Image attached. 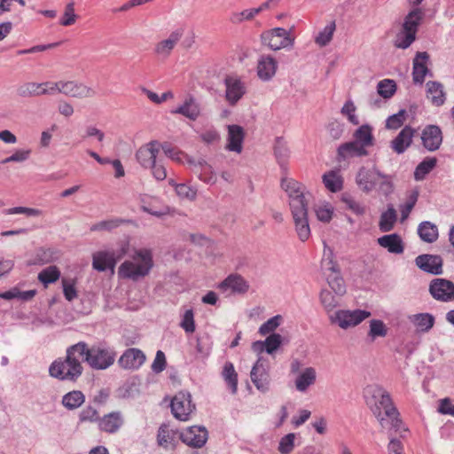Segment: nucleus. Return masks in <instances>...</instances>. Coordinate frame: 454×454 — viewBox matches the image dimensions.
<instances>
[{
	"instance_id": "54",
	"label": "nucleus",
	"mask_w": 454,
	"mask_h": 454,
	"mask_svg": "<svg viewBox=\"0 0 454 454\" xmlns=\"http://www.w3.org/2000/svg\"><path fill=\"white\" fill-rule=\"evenodd\" d=\"M406 111L401 109L397 114L390 115L386 121V128L388 129H397L403 126L405 121Z\"/></svg>"
},
{
	"instance_id": "18",
	"label": "nucleus",
	"mask_w": 454,
	"mask_h": 454,
	"mask_svg": "<svg viewBox=\"0 0 454 454\" xmlns=\"http://www.w3.org/2000/svg\"><path fill=\"white\" fill-rule=\"evenodd\" d=\"M249 283L238 273H231L218 285L222 292L231 290L234 294H245L249 290Z\"/></svg>"
},
{
	"instance_id": "61",
	"label": "nucleus",
	"mask_w": 454,
	"mask_h": 454,
	"mask_svg": "<svg viewBox=\"0 0 454 454\" xmlns=\"http://www.w3.org/2000/svg\"><path fill=\"white\" fill-rule=\"evenodd\" d=\"M295 434L294 433L287 434L281 438L279 442L278 450L282 454H289L294 446Z\"/></svg>"
},
{
	"instance_id": "63",
	"label": "nucleus",
	"mask_w": 454,
	"mask_h": 454,
	"mask_svg": "<svg viewBox=\"0 0 454 454\" xmlns=\"http://www.w3.org/2000/svg\"><path fill=\"white\" fill-rule=\"evenodd\" d=\"M31 155L30 149H22L17 150L10 157L5 158L2 160L3 164H6L9 162H23L26 161Z\"/></svg>"
},
{
	"instance_id": "14",
	"label": "nucleus",
	"mask_w": 454,
	"mask_h": 454,
	"mask_svg": "<svg viewBox=\"0 0 454 454\" xmlns=\"http://www.w3.org/2000/svg\"><path fill=\"white\" fill-rule=\"evenodd\" d=\"M207 430L204 427L192 426L181 433L180 439L192 448H201L207 440Z\"/></svg>"
},
{
	"instance_id": "8",
	"label": "nucleus",
	"mask_w": 454,
	"mask_h": 454,
	"mask_svg": "<svg viewBox=\"0 0 454 454\" xmlns=\"http://www.w3.org/2000/svg\"><path fill=\"white\" fill-rule=\"evenodd\" d=\"M170 408L176 419L186 421L195 410V404L192 403V395L189 392L180 391L171 400Z\"/></svg>"
},
{
	"instance_id": "46",
	"label": "nucleus",
	"mask_w": 454,
	"mask_h": 454,
	"mask_svg": "<svg viewBox=\"0 0 454 454\" xmlns=\"http://www.w3.org/2000/svg\"><path fill=\"white\" fill-rule=\"evenodd\" d=\"M60 277V270L55 265L43 269L38 274V280L46 287L49 284L55 283Z\"/></svg>"
},
{
	"instance_id": "41",
	"label": "nucleus",
	"mask_w": 454,
	"mask_h": 454,
	"mask_svg": "<svg viewBox=\"0 0 454 454\" xmlns=\"http://www.w3.org/2000/svg\"><path fill=\"white\" fill-rule=\"evenodd\" d=\"M397 219L395 209L391 206L380 215L379 228L382 232H388L394 229Z\"/></svg>"
},
{
	"instance_id": "42",
	"label": "nucleus",
	"mask_w": 454,
	"mask_h": 454,
	"mask_svg": "<svg viewBox=\"0 0 454 454\" xmlns=\"http://www.w3.org/2000/svg\"><path fill=\"white\" fill-rule=\"evenodd\" d=\"M437 160L434 157H427L424 159L414 171V178L417 181L423 180L426 176L436 166Z\"/></svg>"
},
{
	"instance_id": "51",
	"label": "nucleus",
	"mask_w": 454,
	"mask_h": 454,
	"mask_svg": "<svg viewBox=\"0 0 454 454\" xmlns=\"http://www.w3.org/2000/svg\"><path fill=\"white\" fill-rule=\"evenodd\" d=\"M259 13L260 9H247L240 12L232 13L230 20L232 23L238 24L243 22L244 20H251L255 15Z\"/></svg>"
},
{
	"instance_id": "62",
	"label": "nucleus",
	"mask_w": 454,
	"mask_h": 454,
	"mask_svg": "<svg viewBox=\"0 0 454 454\" xmlns=\"http://www.w3.org/2000/svg\"><path fill=\"white\" fill-rule=\"evenodd\" d=\"M76 17L74 13V4L71 2L67 4L64 15L59 23L65 27L71 26L75 22Z\"/></svg>"
},
{
	"instance_id": "27",
	"label": "nucleus",
	"mask_w": 454,
	"mask_h": 454,
	"mask_svg": "<svg viewBox=\"0 0 454 454\" xmlns=\"http://www.w3.org/2000/svg\"><path fill=\"white\" fill-rule=\"evenodd\" d=\"M377 242L391 254H400L404 251V243L397 233L383 235L378 239Z\"/></svg>"
},
{
	"instance_id": "29",
	"label": "nucleus",
	"mask_w": 454,
	"mask_h": 454,
	"mask_svg": "<svg viewBox=\"0 0 454 454\" xmlns=\"http://www.w3.org/2000/svg\"><path fill=\"white\" fill-rule=\"evenodd\" d=\"M277 70V61L270 56H261L257 64V74L262 81L270 80Z\"/></svg>"
},
{
	"instance_id": "28",
	"label": "nucleus",
	"mask_w": 454,
	"mask_h": 454,
	"mask_svg": "<svg viewBox=\"0 0 454 454\" xmlns=\"http://www.w3.org/2000/svg\"><path fill=\"white\" fill-rule=\"evenodd\" d=\"M192 170L199 176V178L206 184H214L216 183V176L211 165L205 160L200 159L193 162Z\"/></svg>"
},
{
	"instance_id": "43",
	"label": "nucleus",
	"mask_w": 454,
	"mask_h": 454,
	"mask_svg": "<svg viewBox=\"0 0 454 454\" xmlns=\"http://www.w3.org/2000/svg\"><path fill=\"white\" fill-rule=\"evenodd\" d=\"M339 297L328 289H322L319 294L320 302L326 312L333 311L340 305Z\"/></svg>"
},
{
	"instance_id": "7",
	"label": "nucleus",
	"mask_w": 454,
	"mask_h": 454,
	"mask_svg": "<svg viewBox=\"0 0 454 454\" xmlns=\"http://www.w3.org/2000/svg\"><path fill=\"white\" fill-rule=\"evenodd\" d=\"M321 266L326 275V281L331 289L338 296L344 295L346 294L345 282L340 275L337 262L333 261V254L331 249L325 251Z\"/></svg>"
},
{
	"instance_id": "15",
	"label": "nucleus",
	"mask_w": 454,
	"mask_h": 454,
	"mask_svg": "<svg viewBox=\"0 0 454 454\" xmlns=\"http://www.w3.org/2000/svg\"><path fill=\"white\" fill-rule=\"evenodd\" d=\"M415 264L424 272L432 275H441L442 273L443 260L438 254H420L416 257Z\"/></svg>"
},
{
	"instance_id": "32",
	"label": "nucleus",
	"mask_w": 454,
	"mask_h": 454,
	"mask_svg": "<svg viewBox=\"0 0 454 454\" xmlns=\"http://www.w3.org/2000/svg\"><path fill=\"white\" fill-rule=\"evenodd\" d=\"M160 148L167 157L177 163H184V161L186 160V162L192 167L194 162V160L190 158L186 153L168 142L160 144Z\"/></svg>"
},
{
	"instance_id": "6",
	"label": "nucleus",
	"mask_w": 454,
	"mask_h": 454,
	"mask_svg": "<svg viewBox=\"0 0 454 454\" xmlns=\"http://www.w3.org/2000/svg\"><path fill=\"white\" fill-rule=\"evenodd\" d=\"M366 393L372 395V398L376 400L372 411L380 426L385 427L388 424V419L385 418V416L398 414V411L394 406L390 395L378 385L368 386Z\"/></svg>"
},
{
	"instance_id": "31",
	"label": "nucleus",
	"mask_w": 454,
	"mask_h": 454,
	"mask_svg": "<svg viewBox=\"0 0 454 454\" xmlns=\"http://www.w3.org/2000/svg\"><path fill=\"white\" fill-rule=\"evenodd\" d=\"M92 266L100 272L106 271L108 269L112 271L114 270V259L111 258L110 254L106 250L93 254Z\"/></svg>"
},
{
	"instance_id": "1",
	"label": "nucleus",
	"mask_w": 454,
	"mask_h": 454,
	"mask_svg": "<svg viewBox=\"0 0 454 454\" xmlns=\"http://www.w3.org/2000/svg\"><path fill=\"white\" fill-rule=\"evenodd\" d=\"M281 187L289 198V207L297 236L301 241L304 242L310 236L308 207L312 194L304 184L294 179L283 178Z\"/></svg>"
},
{
	"instance_id": "35",
	"label": "nucleus",
	"mask_w": 454,
	"mask_h": 454,
	"mask_svg": "<svg viewBox=\"0 0 454 454\" xmlns=\"http://www.w3.org/2000/svg\"><path fill=\"white\" fill-rule=\"evenodd\" d=\"M354 140L363 145V148L374 145L372 128L369 124L360 126L353 134Z\"/></svg>"
},
{
	"instance_id": "19",
	"label": "nucleus",
	"mask_w": 454,
	"mask_h": 454,
	"mask_svg": "<svg viewBox=\"0 0 454 454\" xmlns=\"http://www.w3.org/2000/svg\"><path fill=\"white\" fill-rule=\"evenodd\" d=\"M59 93H63L66 96L78 98H92L97 95L96 90L92 88L88 87L83 83L76 82L74 81H61Z\"/></svg>"
},
{
	"instance_id": "10",
	"label": "nucleus",
	"mask_w": 454,
	"mask_h": 454,
	"mask_svg": "<svg viewBox=\"0 0 454 454\" xmlns=\"http://www.w3.org/2000/svg\"><path fill=\"white\" fill-rule=\"evenodd\" d=\"M250 378L255 387L266 393L270 389V377L269 372V365L266 360L259 357L252 367Z\"/></svg>"
},
{
	"instance_id": "11",
	"label": "nucleus",
	"mask_w": 454,
	"mask_h": 454,
	"mask_svg": "<svg viewBox=\"0 0 454 454\" xmlns=\"http://www.w3.org/2000/svg\"><path fill=\"white\" fill-rule=\"evenodd\" d=\"M370 316L371 312L367 310H338L332 321L337 323L340 328L348 329L359 325Z\"/></svg>"
},
{
	"instance_id": "23",
	"label": "nucleus",
	"mask_w": 454,
	"mask_h": 454,
	"mask_svg": "<svg viewBox=\"0 0 454 454\" xmlns=\"http://www.w3.org/2000/svg\"><path fill=\"white\" fill-rule=\"evenodd\" d=\"M369 154L367 149L355 140L341 144L337 150V160L342 161L348 158L363 157Z\"/></svg>"
},
{
	"instance_id": "16",
	"label": "nucleus",
	"mask_w": 454,
	"mask_h": 454,
	"mask_svg": "<svg viewBox=\"0 0 454 454\" xmlns=\"http://www.w3.org/2000/svg\"><path fill=\"white\" fill-rule=\"evenodd\" d=\"M160 149V143L157 140H153L137 151L136 159L143 168H148L155 163Z\"/></svg>"
},
{
	"instance_id": "52",
	"label": "nucleus",
	"mask_w": 454,
	"mask_h": 454,
	"mask_svg": "<svg viewBox=\"0 0 454 454\" xmlns=\"http://www.w3.org/2000/svg\"><path fill=\"white\" fill-rule=\"evenodd\" d=\"M356 107L354 102L351 99H348L345 102L342 108L340 109V114L344 116H347L348 121L353 125L359 124L358 117L356 115Z\"/></svg>"
},
{
	"instance_id": "37",
	"label": "nucleus",
	"mask_w": 454,
	"mask_h": 454,
	"mask_svg": "<svg viewBox=\"0 0 454 454\" xmlns=\"http://www.w3.org/2000/svg\"><path fill=\"white\" fill-rule=\"evenodd\" d=\"M418 234L419 238L427 243L436 241L439 236L437 226L428 221L422 222L419 224Z\"/></svg>"
},
{
	"instance_id": "9",
	"label": "nucleus",
	"mask_w": 454,
	"mask_h": 454,
	"mask_svg": "<svg viewBox=\"0 0 454 454\" xmlns=\"http://www.w3.org/2000/svg\"><path fill=\"white\" fill-rule=\"evenodd\" d=\"M261 38L262 43L273 51L292 46L294 40L290 33L282 27H275L264 32L262 34Z\"/></svg>"
},
{
	"instance_id": "53",
	"label": "nucleus",
	"mask_w": 454,
	"mask_h": 454,
	"mask_svg": "<svg viewBox=\"0 0 454 454\" xmlns=\"http://www.w3.org/2000/svg\"><path fill=\"white\" fill-rule=\"evenodd\" d=\"M61 283L63 287V294L67 301H72L77 298L78 294L75 288L74 279H68L64 278H62Z\"/></svg>"
},
{
	"instance_id": "4",
	"label": "nucleus",
	"mask_w": 454,
	"mask_h": 454,
	"mask_svg": "<svg viewBox=\"0 0 454 454\" xmlns=\"http://www.w3.org/2000/svg\"><path fill=\"white\" fill-rule=\"evenodd\" d=\"M153 267V254L146 248L137 249L132 255V261L123 262L118 270L122 278L137 281L147 276Z\"/></svg>"
},
{
	"instance_id": "49",
	"label": "nucleus",
	"mask_w": 454,
	"mask_h": 454,
	"mask_svg": "<svg viewBox=\"0 0 454 454\" xmlns=\"http://www.w3.org/2000/svg\"><path fill=\"white\" fill-rule=\"evenodd\" d=\"M387 333V328L382 320L372 319L370 321L368 336L371 337L372 340H374L377 337H385Z\"/></svg>"
},
{
	"instance_id": "44",
	"label": "nucleus",
	"mask_w": 454,
	"mask_h": 454,
	"mask_svg": "<svg viewBox=\"0 0 454 454\" xmlns=\"http://www.w3.org/2000/svg\"><path fill=\"white\" fill-rule=\"evenodd\" d=\"M325 186L332 192H339L342 189L343 182L336 171H329L323 176Z\"/></svg>"
},
{
	"instance_id": "48",
	"label": "nucleus",
	"mask_w": 454,
	"mask_h": 454,
	"mask_svg": "<svg viewBox=\"0 0 454 454\" xmlns=\"http://www.w3.org/2000/svg\"><path fill=\"white\" fill-rule=\"evenodd\" d=\"M396 91V83L390 79H384L377 85V92L383 98H390Z\"/></svg>"
},
{
	"instance_id": "55",
	"label": "nucleus",
	"mask_w": 454,
	"mask_h": 454,
	"mask_svg": "<svg viewBox=\"0 0 454 454\" xmlns=\"http://www.w3.org/2000/svg\"><path fill=\"white\" fill-rule=\"evenodd\" d=\"M385 418L388 419V424L384 428H389L390 431L393 430L399 434L400 437H403V433L406 432L407 428L403 427V421L399 419V413L393 416H385Z\"/></svg>"
},
{
	"instance_id": "56",
	"label": "nucleus",
	"mask_w": 454,
	"mask_h": 454,
	"mask_svg": "<svg viewBox=\"0 0 454 454\" xmlns=\"http://www.w3.org/2000/svg\"><path fill=\"white\" fill-rule=\"evenodd\" d=\"M281 319H282V317H281L280 315H277V316H274V317H270V319H268L265 323H263L260 326L259 333L261 335H266V334L273 333L274 331L280 325Z\"/></svg>"
},
{
	"instance_id": "64",
	"label": "nucleus",
	"mask_w": 454,
	"mask_h": 454,
	"mask_svg": "<svg viewBox=\"0 0 454 454\" xmlns=\"http://www.w3.org/2000/svg\"><path fill=\"white\" fill-rule=\"evenodd\" d=\"M121 223V220L113 219V220H106L97 223L90 227L91 231H111L120 225Z\"/></svg>"
},
{
	"instance_id": "13",
	"label": "nucleus",
	"mask_w": 454,
	"mask_h": 454,
	"mask_svg": "<svg viewBox=\"0 0 454 454\" xmlns=\"http://www.w3.org/2000/svg\"><path fill=\"white\" fill-rule=\"evenodd\" d=\"M145 353L137 348H127L118 360V364L124 370H138L145 363Z\"/></svg>"
},
{
	"instance_id": "3",
	"label": "nucleus",
	"mask_w": 454,
	"mask_h": 454,
	"mask_svg": "<svg viewBox=\"0 0 454 454\" xmlns=\"http://www.w3.org/2000/svg\"><path fill=\"white\" fill-rule=\"evenodd\" d=\"M356 183L365 193L372 192L377 185L379 192L385 196L391 194L394 191L393 176L380 172L375 166L361 167L356 176Z\"/></svg>"
},
{
	"instance_id": "57",
	"label": "nucleus",
	"mask_w": 454,
	"mask_h": 454,
	"mask_svg": "<svg viewBox=\"0 0 454 454\" xmlns=\"http://www.w3.org/2000/svg\"><path fill=\"white\" fill-rule=\"evenodd\" d=\"M416 39V35L402 29L396 35L395 46L399 49H407Z\"/></svg>"
},
{
	"instance_id": "58",
	"label": "nucleus",
	"mask_w": 454,
	"mask_h": 454,
	"mask_svg": "<svg viewBox=\"0 0 454 454\" xmlns=\"http://www.w3.org/2000/svg\"><path fill=\"white\" fill-rule=\"evenodd\" d=\"M282 336L278 333H270L264 340L265 351L273 354L282 344Z\"/></svg>"
},
{
	"instance_id": "45",
	"label": "nucleus",
	"mask_w": 454,
	"mask_h": 454,
	"mask_svg": "<svg viewBox=\"0 0 454 454\" xmlns=\"http://www.w3.org/2000/svg\"><path fill=\"white\" fill-rule=\"evenodd\" d=\"M41 83L25 82L17 88V95L20 98L42 96Z\"/></svg>"
},
{
	"instance_id": "24",
	"label": "nucleus",
	"mask_w": 454,
	"mask_h": 454,
	"mask_svg": "<svg viewBox=\"0 0 454 454\" xmlns=\"http://www.w3.org/2000/svg\"><path fill=\"white\" fill-rule=\"evenodd\" d=\"M429 59V55L426 51H419L417 52L414 59H413V68H412V78L414 83L422 84L425 81V77L427 74L430 73L427 66V62Z\"/></svg>"
},
{
	"instance_id": "5",
	"label": "nucleus",
	"mask_w": 454,
	"mask_h": 454,
	"mask_svg": "<svg viewBox=\"0 0 454 454\" xmlns=\"http://www.w3.org/2000/svg\"><path fill=\"white\" fill-rule=\"evenodd\" d=\"M82 349V361L86 362L93 370H106L114 364L116 352L105 344H98L89 347L84 341H79Z\"/></svg>"
},
{
	"instance_id": "40",
	"label": "nucleus",
	"mask_w": 454,
	"mask_h": 454,
	"mask_svg": "<svg viewBox=\"0 0 454 454\" xmlns=\"http://www.w3.org/2000/svg\"><path fill=\"white\" fill-rule=\"evenodd\" d=\"M222 375L231 394L235 395L238 391V373L232 363L226 362L224 364Z\"/></svg>"
},
{
	"instance_id": "59",
	"label": "nucleus",
	"mask_w": 454,
	"mask_h": 454,
	"mask_svg": "<svg viewBox=\"0 0 454 454\" xmlns=\"http://www.w3.org/2000/svg\"><path fill=\"white\" fill-rule=\"evenodd\" d=\"M99 416L96 408L89 405L82 409L79 413V421L84 422H98Z\"/></svg>"
},
{
	"instance_id": "34",
	"label": "nucleus",
	"mask_w": 454,
	"mask_h": 454,
	"mask_svg": "<svg viewBox=\"0 0 454 454\" xmlns=\"http://www.w3.org/2000/svg\"><path fill=\"white\" fill-rule=\"evenodd\" d=\"M85 402V395L80 390H73L62 396L61 403L68 411L81 407Z\"/></svg>"
},
{
	"instance_id": "38",
	"label": "nucleus",
	"mask_w": 454,
	"mask_h": 454,
	"mask_svg": "<svg viewBox=\"0 0 454 454\" xmlns=\"http://www.w3.org/2000/svg\"><path fill=\"white\" fill-rule=\"evenodd\" d=\"M427 98H430L432 104L436 106H442L445 102L442 84L438 82L430 81L427 83Z\"/></svg>"
},
{
	"instance_id": "47",
	"label": "nucleus",
	"mask_w": 454,
	"mask_h": 454,
	"mask_svg": "<svg viewBox=\"0 0 454 454\" xmlns=\"http://www.w3.org/2000/svg\"><path fill=\"white\" fill-rule=\"evenodd\" d=\"M274 154L281 167L286 164L289 157V149L282 137H277L275 140Z\"/></svg>"
},
{
	"instance_id": "21",
	"label": "nucleus",
	"mask_w": 454,
	"mask_h": 454,
	"mask_svg": "<svg viewBox=\"0 0 454 454\" xmlns=\"http://www.w3.org/2000/svg\"><path fill=\"white\" fill-rule=\"evenodd\" d=\"M225 98L230 105H235L245 94L246 88L239 78L226 76L224 79Z\"/></svg>"
},
{
	"instance_id": "36",
	"label": "nucleus",
	"mask_w": 454,
	"mask_h": 454,
	"mask_svg": "<svg viewBox=\"0 0 454 454\" xmlns=\"http://www.w3.org/2000/svg\"><path fill=\"white\" fill-rule=\"evenodd\" d=\"M423 19V12L416 8L411 11L405 17L402 29L416 35L418 27Z\"/></svg>"
},
{
	"instance_id": "25",
	"label": "nucleus",
	"mask_w": 454,
	"mask_h": 454,
	"mask_svg": "<svg viewBox=\"0 0 454 454\" xmlns=\"http://www.w3.org/2000/svg\"><path fill=\"white\" fill-rule=\"evenodd\" d=\"M172 114H178L191 121H195L200 115V106L196 98L190 95L184 103L171 111Z\"/></svg>"
},
{
	"instance_id": "12",
	"label": "nucleus",
	"mask_w": 454,
	"mask_h": 454,
	"mask_svg": "<svg viewBox=\"0 0 454 454\" xmlns=\"http://www.w3.org/2000/svg\"><path fill=\"white\" fill-rule=\"evenodd\" d=\"M429 293L437 301H451L454 300V283L445 278H434L430 282Z\"/></svg>"
},
{
	"instance_id": "39",
	"label": "nucleus",
	"mask_w": 454,
	"mask_h": 454,
	"mask_svg": "<svg viewBox=\"0 0 454 454\" xmlns=\"http://www.w3.org/2000/svg\"><path fill=\"white\" fill-rule=\"evenodd\" d=\"M410 319L421 333H427L434 325V317L430 313L415 314Z\"/></svg>"
},
{
	"instance_id": "33",
	"label": "nucleus",
	"mask_w": 454,
	"mask_h": 454,
	"mask_svg": "<svg viewBox=\"0 0 454 454\" xmlns=\"http://www.w3.org/2000/svg\"><path fill=\"white\" fill-rule=\"evenodd\" d=\"M317 379V372L313 367H307L295 380V387L300 392H305L313 385Z\"/></svg>"
},
{
	"instance_id": "17",
	"label": "nucleus",
	"mask_w": 454,
	"mask_h": 454,
	"mask_svg": "<svg viewBox=\"0 0 454 454\" xmlns=\"http://www.w3.org/2000/svg\"><path fill=\"white\" fill-rule=\"evenodd\" d=\"M423 146L429 152L438 150L442 143V132L437 125H427L421 132Z\"/></svg>"
},
{
	"instance_id": "22",
	"label": "nucleus",
	"mask_w": 454,
	"mask_h": 454,
	"mask_svg": "<svg viewBox=\"0 0 454 454\" xmlns=\"http://www.w3.org/2000/svg\"><path fill=\"white\" fill-rule=\"evenodd\" d=\"M416 133L415 129L406 125L398 135L391 141V148L397 154L403 153L412 143V138Z\"/></svg>"
},
{
	"instance_id": "2",
	"label": "nucleus",
	"mask_w": 454,
	"mask_h": 454,
	"mask_svg": "<svg viewBox=\"0 0 454 454\" xmlns=\"http://www.w3.org/2000/svg\"><path fill=\"white\" fill-rule=\"evenodd\" d=\"M79 343L69 346L66 356L54 360L49 367L51 377L62 381L75 382L83 372L82 351Z\"/></svg>"
},
{
	"instance_id": "20",
	"label": "nucleus",
	"mask_w": 454,
	"mask_h": 454,
	"mask_svg": "<svg viewBox=\"0 0 454 454\" xmlns=\"http://www.w3.org/2000/svg\"><path fill=\"white\" fill-rule=\"evenodd\" d=\"M124 424V418L121 411H112L99 417L98 425L100 431L107 434H115Z\"/></svg>"
},
{
	"instance_id": "30",
	"label": "nucleus",
	"mask_w": 454,
	"mask_h": 454,
	"mask_svg": "<svg viewBox=\"0 0 454 454\" xmlns=\"http://www.w3.org/2000/svg\"><path fill=\"white\" fill-rule=\"evenodd\" d=\"M184 30L181 28H178L175 31H173L168 38L160 41L155 46V52L158 55L168 57L169 56L171 51L174 49L177 42L181 39L183 36Z\"/></svg>"
},
{
	"instance_id": "60",
	"label": "nucleus",
	"mask_w": 454,
	"mask_h": 454,
	"mask_svg": "<svg viewBox=\"0 0 454 454\" xmlns=\"http://www.w3.org/2000/svg\"><path fill=\"white\" fill-rule=\"evenodd\" d=\"M180 326L187 333H192L195 331V322H194V314L193 310L187 309L182 318L180 323Z\"/></svg>"
},
{
	"instance_id": "26",
	"label": "nucleus",
	"mask_w": 454,
	"mask_h": 454,
	"mask_svg": "<svg viewBox=\"0 0 454 454\" xmlns=\"http://www.w3.org/2000/svg\"><path fill=\"white\" fill-rule=\"evenodd\" d=\"M245 137L244 129L236 124L228 125V144L226 149L231 152L241 153Z\"/></svg>"
},
{
	"instance_id": "50",
	"label": "nucleus",
	"mask_w": 454,
	"mask_h": 454,
	"mask_svg": "<svg viewBox=\"0 0 454 454\" xmlns=\"http://www.w3.org/2000/svg\"><path fill=\"white\" fill-rule=\"evenodd\" d=\"M335 30V23L332 22L327 25L321 32L318 33L315 41L320 46L327 45L333 38Z\"/></svg>"
}]
</instances>
